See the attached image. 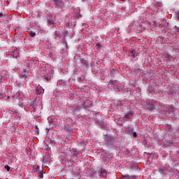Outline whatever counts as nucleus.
Masks as SVG:
<instances>
[{
  "label": "nucleus",
  "instance_id": "f257e3e1",
  "mask_svg": "<svg viewBox=\"0 0 179 179\" xmlns=\"http://www.w3.org/2000/svg\"><path fill=\"white\" fill-rule=\"evenodd\" d=\"M105 141L107 146H113L115 143V138L112 136H106Z\"/></svg>",
  "mask_w": 179,
  "mask_h": 179
},
{
  "label": "nucleus",
  "instance_id": "f03ea898",
  "mask_svg": "<svg viewBox=\"0 0 179 179\" xmlns=\"http://www.w3.org/2000/svg\"><path fill=\"white\" fill-rule=\"evenodd\" d=\"M175 111L176 109L174 108H170L166 112V115H168V117H173Z\"/></svg>",
  "mask_w": 179,
  "mask_h": 179
},
{
  "label": "nucleus",
  "instance_id": "7ed1b4c3",
  "mask_svg": "<svg viewBox=\"0 0 179 179\" xmlns=\"http://www.w3.org/2000/svg\"><path fill=\"white\" fill-rule=\"evenodd\" d=\"M55 8H61L62 6V0H53Z\"/></svg>",
  "mask_w": 179,
  "mask_h": 179
},
{
  "label": "nucleus",
  "instance_id": "20e7f679",
  "mask_svg": "<svg viewBox=\"0 0 179 179\" xmlns=\"http://www.w3.org/2000/svg\"><path fill=\"white\" fill-rule=\"evenodd\" d=\"M122 179H137L136 176L122 175Z\"/></svg>",
  "mask_w": 179,
  "mask_h": 179
},
{
  "label": "nucleus",
  "instance_id": "39448f33",
  "mask_svg": "<svg viewBox=\"0 0 179 179\" xmlns=\"http://www.w3.org/2000/svg\"><path fill=\"white\" fill-rule=\"evenodd\" d=\"M145 107L149 110V111H153V110L156 108V106L153 103H148Z\"/></svg>",
  "mask_w": 179,
  "mask_h": 179
},
{
  "label": "nucleus",
  "instance_id": "423d86ee",
  "mask_svg": "<svg viewBox=\"0 0 179 179\" xmlns=\"http://www.w3.org/2000/svg\"><path fill=\"white\" fill-rule=\"evenodd\" d=\"M101 177H106L107 176V171L106 169H101L99 173Z\"/></svg>",
  "mask_w": 179,
  "mask_h": 179
},
{
  "label": "nucleus",
  "instance_id": "0eeeda50",
  "mask_svg": "<svg viewBox=\"0 0 179 179\" xmlns=\"http://www.w3.org/2000/svg\"><path fill=\"white\" fill-rule=\"evenodd\" d=\"M38 170H40V166L38 165H34L33 166L34 173H37V171H38Z\"/></svg>",
  "mask_w": 179,
  "mask_h": 179
},
{
  "label": "nucleus",
  "instance_id": "6e6552de",
  "mask_svg": "<svg viewBox=\"0 0 179 179\" xmlns=\"http://www.w3.org/2000/svg\"><path fill=\"white\" fill-rule=\"evenodd\" d=\"M110 76L112 78H114L115 76V74L117 73V69H112L110 70Z\"/></svg>",
  "mask_w": 179,
  "mask_h": 179
},
{
  "label": "nucleus",
  "instance_id": "1a4fd4ad",
  "mask_svg": "<svg viewBox=\"0 0 179 179\" xmlns=\"http://www.w3.org/2000/svg\"><path fill=\"white\" fill-rule=\"evenodd\" d=\"M134 115V113L132 112H129L128 113L125 114V118L129 119L131 118V117H132V115Z\"/></svg>",
  "mask_w": 179,
  "mask_h": 179
},
{
  "label": "nucleus",
  "instance_id": "9d476101",
  "mask_svg": "<svg viewBox=\"0 0 179 179\" xmlns=\"http://www.w3.org/2000/svg\"><path fill=\"white\" fill-rule=\"evenodd\" d=\"M22 78H24V79H27V78H29V73L24 71L22 73Z\"/></svg>",
  "mask_w": 179,
  "mask_h": 179
},
{
  "label": "nucleus",
  "instance_id": "9b49d317",
  "mask_svg": "<svg viewBox=\"0 0 179 179\" xmlns=\"http://www.w3.org/2000/svg\"><path fill=\"white\" fill-rule=\"evenodd\" d=\"M127 131L129 132V134H132V132H134V127H128L127 129Z\"/></svg>",
  "mask_w": 179,
  "mask_h": 179
},
{
  "label": "nucleus",
  "instance_id": "f8f14e48",
  "mask_svg": "<svg viewBox=\"0 0 179 179\" xmlns=\"http://www.w3.org/2000/svg\"><path fill=\"white\" fill-rule=\"evenodd\" d=\"M44 79L46 80L47 82L50 81V80H51V74H50V75L45 76V77L44 78Z\"/></svg>",
  "mask_w": 179,
  "mask_h": 179
},
{
  "label": "nucleus",
  "instance_id": "ddd939ff",
  "mask_svg": "<svg viewBox=\"0 0 179 179\" xmlns=\"http://www.w3.org/2000/svg\"><path fill=\"white\" fill-rule=\"evenodd\" d=\"M29 36L31 37H34L36 36V32H33L31 31H29Z\"/></svg>",
  "mask_w": 179,
  "mask_h": 179
},
{
  "label": "nucleus",
  "instance_id": "4468645a",
  "mask_svg": "<svg viewBox=\"0 0 179 179\" xmlns=\"http://www.w3.org/2000/svg\"><path fill=\"white\" fill-rule=\"evenodd\" d=\"M78 150H76V149H73V155L74 156H78Z\"/></svg>",
  "mask_w": 179,
  "mask_h": 179
},
{
  "label": "nucleus",
  "instance_id": "2eb2a0df",
  "mask_svg": "<svg viewBox=\"0 0 179 179\" xmlns=\"http://www.w3.org/2000/svg\"><path fill=\"white\" fill-rule=\"evenodd\" d=\"M4 169H6V170H7V171H10V166L9 165H5Z\"/></svg>",
  "mask_w": 179,
  "mask_h": 179
},
{
  "label": "nucleus",
  "instance_id": "dca6fc26",
  "mask_svg": "<svg viewBox=\"0 0 179 179\" xmlns=\"http://www.w3.org/2000/svg\"><path fill=\"white\" fill-rule=\"evenodd\" d=\"M55 21H54V20H48V24H54V22Z\"/></svg>",
  "mask_w": 179,
  "mask_h": 179
},
{
  "label": "nucleus",
  "instance_id": "f3484780",
  "mask_svg": "<svg viewBox=\"0 0 179 179\" xmlns=\"http://www.w3.org/2000/svg\"><path fill=\"white\" fill-rule=\"evenodd\" d=\"M114 82H117V80H110L109 81V85H111V86H113L114 85Z\"/></svg>",
  "mask_w": 179,
  "mask_h": 179
},
{
  "label": "nucleus",
  "instance_id": "a211bd4d",
  "mask_svg": "<svg viewBox=\"0 0 179 179\" xmlns=\"http://www.w3.org/2000/svg\"><path fill=\"white\" fill-rule=\"evenodd\" d=\"M38 176L41 178H43L44 177V173L43 172H39L38 173Z\"/></svg>",
  "mask_w": 179,
  "mask_h": 179
},
{
  "label": "nucleus",
  "instance_id": "6ab92c4d",
  "mask_svg": "<svg viewBox=\"0 0 179 179\" xmlns=\"http://www.w3.org/2000/svg\"><path fill=\"white\" fill-rule=\"evenodd\" d=\"M133 136L134 138H138V134H136V131L133 132Z\"/></svg>",
  "mask_w": 179,
  "mask_h": 179
},
{
  "label": "nucleus",
  "instance_id": "aec40b11",
  "mask_svg": "<svg viewBox=\"0 0 179 179\" xmlns=\"http://www.w3.org/2000/svg\"><path fill=\"white\" fill-rule=\"evenodd\" d=\"M159 171L160 173H166V169H160Z\"/></svg>",
  "mask_w": 179,
  "mask_h": 179
},
{
  "label": "nucleus",
  "instance_id": "412c9836",
  "mask_svg": "<svg viewBox=\"0 0 179 179\" xmlns=\"http://www.w3.org/2000/svg\"><path fill=\"white\" fill-rule=\"evenodd\" d=\"M96 47L97 50H99V48H101V46L100 45V44H96Z\"/></svg>",
  "mask_w": 179,
  "mask_h": 179
},
{
  "label": "nucleus",
  "instance_id": "4be33fe9",
  "mask_svg": "<svg viewBox=\"0 0 179 179\" xmlns=\"http://www.w3.org/2000/svg\"><path fill=\"white\" fill-rule=\"evenodd\" d=\"M132 57H133V58H136V57H138V55H136V53H134L132 55Z\"/></svg>",
  "mask_w": 179,
  "mask_h": 179
},
{
  "label": "nucleus",
  "instance_id": "5701e85b",
  "mask_svg": "<svg viewBox=\"0 0 179 179\" xmlns=\"http://www.w3.org/2000/svg\"><path fill=\"white\" fill-rule=\"evenodd\" d=\"M3 17V13L0 12V19H2Z\"/></svg>",
  "mask_w": 179,
  "mask_h": 179
},
{
  "label": "nucleus",
  "instance_id": "b1692460",
  "mask_svg": "<svg viewBox=\"0 0 179 179\" xmlns=\"http://www.w3.org/2000/svg\"><path fill=\"white\" fill-rule=\"evenodd\" d=\"M3 97V94L0 92V99H2Z\"/></svg>",
  "mask_w": 179,
  "mask_h": 179
},
{
  "label": "nucleus",
  "instance_id": "393cba45",
  "mask_svg": "<svg viewBox=\"0 0 179 179\" xmlns=\"http://www.w3.org/2000/svg\"><path fill=\"white\" fill-rule=\"evenodd\" d=\"M131 54H135V50H131Z\"/></svg>",
  "mask_w": 179,
  "mask_h": 179
},
{
  "label": "nucleus",
  "instance_id": "a878e982",
  "mask_svg": "<svg viewBox=\"0 0 179 179\" xmlns=\"http://www.w3.org/2000/svg\"><path fill=\"white\" fill-rule=\"evenodd\" d=\"M36 92H37V94H41V93L38 92V90H37Z\"/></svg>",
  "mask_w": 179,
  "mask_h": 179
},
{
  "label": "nucleus",
  "instance_id": "bb28decb",
  "mask_svg": "<svg viewBox=\"0 0 179 179\" xmlns=\"http://www.w3.org/2000/svg\"><path fill=\"white\" fill-rule=\"evenodd\" d=\"M120 1H124V0H120Z\"/></svg>",
  "mask_w": 179,
  "mask_h": 179
}]
</instances>
